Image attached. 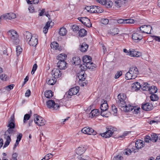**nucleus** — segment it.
Segmentation results:
<instances>
[{"mask_svg": "<svg viewBox=\"0 0 160 160\" xmlns=\"http://www.w3.org/2000/svg\"><path fill=\"white\" fill-rule=\"evenodd\" d=\"M138 68L135 66L130 68L128 71L125 75V78L127 80L135 79L138 74Z\"/></svg>", "mask_w": 160, "mask_h": 160, "instance_id": "obj_1", "label": "nucleus"}, {"mask_svg": "<svg viewBox=\"0 0 160 160\" xmlns=\"http://www.w3.org/2000/svg\"><path fill=\"white\" fill-rule=\"evenodd\" d=\"M16 131L14 129V128H9L5 132L4 134V138L6 139V141L4 145L3 148L7 147L11 141L10 136L9 135L14 134Z\"/></svg>", "mask_w": 160, "mask_h": 160, "instance_id": "obj_2", "label": "nucleus"}, {"mask_svg": "<svg viewBox=\"0 0 160 160\" xmlns=\"http://www.w3.org/2000/svg\"><path fill=\"white\" fill-rule=\"evenodd\" d=\"M8 34L10 37L11 40L13 43L16 45L19 44L18 35L15 31L13 30L9 31L8 32Z\"/></svg>", "mask_w": 160, "mask_h": 160, "instance_id": "obj_3", "label": "nucleus"}, {"mask_svg": "<svg viewBox=\"0 0 160 160\" xmlns=\"http://www.w3.org/2000/svg\"><path fill=\"white\" fill-rule=\"evenodd\" d=\"M117 129L113 127H110L107 128V131L104 133L102 134V137L105 138H109L114 133V132L116 131Z\"/></svg>", "mask_w": 160, "mask_h": 160, "instance_id": "obj_4", "label": "nucleus"}, {"mask_svg": "<svg viewBox=\"0 0 160 160\" xmlns=\"http://www.w3.org/2000/svg\"><path fill=\"white\" fill-rule=\"evenodd\" d=\"M34 121L39 126H43L45 124V120L37 114L34 115Z\"/></svg>", "mask_w": 160, "mask_h": 160, "instance_id": "obj_5", "label": "nucleus"}, {"mask_svg": "<svg viewBox=\"0 0 160 160\" xmlns=\"http://www.w3.org/2000/svg\"><path fill=\"white\" fill-rule=\"evenodd\" d=\"M118 101L117 102V104L119 107H123L124 106L126 102L125 100L126 98L125 95L124 94H120L118 96Z\"/></svg>", "mask_w": 160, "mask_h": 160, "instance_id": "obj_6", "label": "nucleus"}, {"mask_svg": "<svg viewBox=\"0 0 160 160\" xmlns=\"http://www.w3.org/2000/svg\"><path fill=\"white\" fill-rule=\"evenodd\" d=\"M46 104L48 107L49 108L57 110L59 108V106L55 103L54 101L52 100H49L47 102Z\"/></svg>", "mask_w": 160, "mask_h": 160, "instance_id": "obj_7", "label": "nucleus"}, {"mask_svg": "<svg viewBox=\"0 0 160 160\" xmlns=\"http://www.w3.org/2000/svg\"><path fill=\"white\" fill-rule=\"evenodd\" d=\"M152 27L149 25H143L140 28V31L141 33H146L147 34L150 33Z\"/></svg>", "mask_w": 160, "mask_h": 160, "instance_id": "obj_8", "label": "nucleus"}, {"mask_svg": "<svg viewBox=\"0 0 160 160\" xmlns=\"http://www.w3.org/2000/svg\"><path fill=\"white\" fill-rule=\"evenodd\" d=\"M82 132L85 134L88 135H96L97 132L92 128L89 127H86L83 128L81 130Z\"/></svg>", "mask_w": 160, "mask_h": 160, "instance_id": "obj_9", "label": "nucleus"}, {"mask_svg": "<svg viewBox=\"0 0 160 160\" xmlns=\"http://www.w3.org/2000/svg\"><path fill=\"white\" fill-rule=\"evenodd\" d=\"M132 38L135 42H138L142 38V36L140 32L138 31L132 34Z\"/></svg>", "mask_w": 160, "mask_h": 160, "instance_id": "obj_10", "label": "nucleus"}, {"mask_svg": "<svg viewBox=\"0 0 160 160\" xmlns=\"http://www.w3.org/2000/svg\"><path fill=\"white\" fill-rule=\"evenodd\" d=\"M16 15L13 13H9L2 15L0 17V21L1 19H13L16 18Z\"/></svg>", "mask_w": 160, "mask_h": 160, "instance_id": "obj_11", "label": "nucleus"}, {"mask_svg": "<svg viewBox=\"0 0 160 160\" xmlns=\"http://www.w3.org/2000/svg\"><path fill=\"white\" fill-rule=\"evenodd\" d=\"M79 87H78L71 88L69 91L67 97L68 98H70L72 95H76L79 92Z\"/></svg>", "mask_w": 160, "mask_h": 160, "instance_id": "obj_12", "label": "nucleus"}, {"mask_svg": "<svg viewBox=\"0 0 160 160\" xmlns=\"http://www.w3.org/2000/svg\"><path fill=\"white\" fill-rule=\"evenodd\" d=\"M38 40L37 37L36 36L31 37V38L29 40L28 43L30 46L35 47L38 43Z\"/></svg>", "mask_w": 160, "mask_h": 160, "instance_id": "obj_13", "label": "nucleus"}, {"mask_svg": "<svg viewBox=\"0 0 160 160\" xmlns=\"http://www.w3.org/2000/svg\"><path fill=\"white\" fill-rule=\"evenodd\" d=\"M152 105L149 103L143 104L142 106V108L145 111H150L152 109Z\"/></svg>", "mask_w": 160, "mask_h": 160, "instance_id": "obj_14", "label": "nucleus"}, {"mask_svg": "<svg viewBox=\"0 0 160 160\" xmlns=\"http://www.w3.org/2000/svg\"><path fill=\"white\" fill-rule=\"evenodd\" d=\"M52 74L54 75V77L58 78L60 77L62 75V73L59 69L57 68H54L52 71Z\"/></svg>", "mask_w": 160, "mask_h": 160, "instance_id": "obj_15", "label": "nucleus"}, {"mask_svg": "<svg viewBox=\"0 0 160 160\" xmlns=\"http://www.w3.org/2000/svg\"><path fill=\"white\" fill-rule=\"evenodd\" d=\"M108 108V105L106 101L103 100L101 101V103L100 106L101 111H106Z\"/></svg>", "mask_w": 160, "mask_h": 160, "instance_id": "obj_16", "label": "nucleus"}, {"mask_svg": "<svg viewBox=\"0 0 160 160\" xmlns=\"http://www.w3.org/2000/svg\"><path fill=\"white\" fill-rule=\"evenodd\" d=\"M67 63L65 61H59L57 65L60 69H65L67 68Z\"/></svg>", "mask_w": 160, "mask_h": 160, "instance_id": "obj_17", "label": "nucleus"}, {"mask_svg": "<svg viewBox=\"0 0 160 160\" xmlns=\"http://www.w3.org/2000/svg\"><path fill=\"white\" fill-rule=\"evenodd\" d=\"M121 109L122 111H123L126 112H128L131 111H132L134 109L133 107L131 105H127L125 104L124 106L121 107Z\"/></svg>", "mask_w": 160, "mask_h": 160, "instance_id": "obj_18", "label": "nucleus"}, {"mask_svg": "<svg viewBox=\"0 0 160 160\" xmlns=\"http://www.w3.org/2000/svg\"><path fill=\"white\" fill-rule=\"evenodd\" d=\"M128 53V55H130L131 57H138L141 56V54L140 52L135 51L129 50Z\"/></svg>", "mask_w": 160, "mask_h": 160, "instance_id": "obj_19", "label": "nucleus"}, {"mask_svg": "<svg viewBox=\"0 0 160 160\" xmlns=\"http://www.w3.org/2000/svg\"><path fill=\"white\" fill-rule=\"evenodd\" d=\"M99 114V110L98 109L92 110L91 112L89 113V117L92 118L98 116Z\"/></svg>", "mask_w": 160, "mask_h": 160, "instance_id": "obj_20", "label": "nucleus"}, {"mask_svg": "<svg viewBox=\"0 0 160 160\" xmlns=\"http://www.w3.org/2000/svg\"><path fill=\"white\" fill-rule=\"evenodd\" d=\"M141 85L138 82H135L132 84V87L133 90L136 91L139 90Z\"/></svg>", "mask_w": 160, "mask_h": 160, "instance_id": "obj_21", "label": "nucleus"}, {"mask_svg": "<svg viewBox=\"0 0 160 160\" xmlns=\"http://www.w3.org/2000/svg\"><path fill=\"white\" fill-rule=\"evenodd\" d=\"M22 134L21 133H19L18 135L17 136V139L13 148L14 149L18 145L19 142L22 138Z\"/></svg>", "mask_w": 160, "mask_h": 160, "instance_id": "obj_22", "label": "nucleus"}, {"mask_svg": "<svg viewBox=\"0 0 160 160\" xmlns=\"http://www.w3.org/2000/svg\"><path fill=\"white\" fill-rule=\"evenodd\" d=\"M51 47V48L54 49L55 50H58L59 51L61 50V48L59 47L58 43L56 42H53L52 43Z\"/></svg>", "mask_w": 160, "mask_h": 160, "instance_id": "obj_23", "label": "nucleus"}, {"mask_svg": "<svg viewBox=\"0 0 160 160\" xmlns=\"http://www.w3.org/2000/svg\"><path fill=\"white\" fill-rule=\"evenodd\" d=\"M67 55L64 53L59 54L57 58L59 61H65L67 58Z\"/></svg>", "mask_w": 160, "mask_h": 160, "instance_id": "obj_24", "label": "nucleus"}, {"mask_svg": "<svg viewBox=\"0 0 160 160\" xmlns=\"http://www.w3.org/2000/svg\"><path fill=\"white\" fill-rule=\"evenodd\" d=\"M85 149L83 147L78 148L76 150V153L77 154L81 155L85 151Z\"/></svg>", "mask_w": 160, "mask_h": 160, "instance_id": "obj_25", "label": "nucleus"}, {"mask_svg": "<svg viewBox=\"0 0 160 160\" xmlns=\"http://www.w3.org/2000/svg\"><path fill=\"white\" fill-rule=\"evenodd\" d=\"M48 81V80H47ZM57 80L55 78L53 77L50 78H48V81H47L48 84L50 85H53L56 82Z\"/></svg>", "mask_w": 160, "mask_h": 160, "instance_id": "obj_26", "label": "nucleus"}, {"mask_svg": "<svg viewBox=\"0 0 160 160\" xmlns=\"http://www.w3.org/2000/svg\"><path fill=\"white\" fill-rule=\"evenodd\" d=\"M143 142L142 140H139L137 141L135 143V146L137 149H139L143 147Z\"/></svg>", "mask_w": 160, "mask_h": 160, "instance_id": "obj_27", "label": "nucleus"}, {"mask_svg": "<svg viewBox=\"0 0 160 160\" xmlns=\"http://www.w3.org/2000/svg\"><path fill=\"white\" fill-rule=\"evenodd\" d=\"M72 62L73 63L76 65H78L81 62V60L79 58L78 56L73 57L72 58Z\"/></svg>", "mask_w": 160, "mask_h": 160, "instance_id": "obj_28", "label": "nucleus"}, {"mask_svg": "<svg viewBox=\"0 0 160 160\" xmlns=\"http://www.w3.org/2000/svg\"><path fill=\"white\" fill-rule=\"evenodd\" d=\"M87 68L91 70H94L96 67V65L92 62L86 64Z\"/></svg>", "mask_w": 160, "mask_h": 160, "instance_id": "obj_29", "label": "nucleus"}, {"mask_svg": "<svg viewBox=\"0 0 160 160\" xmlns=\"http://www.w3.org/2000/svg\"><path fill=\"white\" fill-rule=\"evenodd\" d=\"M158 89L156 87L154 86H150L149 89L148 91L151 94H154L157 92Z\"/></svg>", "mask_w": 160, "mask_h": 160, "instance_id": "obj_30", "label": "nucleus"}, {"mask_svg": "<svg viewBox=\"0 0 160 160\" xmlns=\"http://www.w3.org/2000/svg\"><path fill=\"white\" fill-rule=\"evenodd\" d=\"M122 4L123 3L121 0H116L114 2V5L117 8L121 7Z\"/></svg>", "mask_w": 160, "mask_h": 160, "instance_id": "obj_31", "label": "nucleus"}, {"mask_svg": "<svg viewBox=\"0 0 160 160\" xmlns=\"http://www.w3.org/2000/svg\"><path fill=\"white\" fill-rule=\"evenodd\" d=\"M150 85L147 83H144L141 86V88L142 90L144 91H148L149 89Z\"/></svg>", "mask_w": 160, "mask_h": 160, "instance_id": "obj_32", "label": "nucleus"}, {"mask_svg": "<svg viewBox=\"0 0 160 160\" xmlns=\"http://www.w3.org/2000/svg\"><path fill=\"white\" fill-rule=\"evenodd\" d=\"M24 35L25 39L26 40V41L28 42L29 40L31 38V37L33 36V35L32 36L31 33L28 32H25Z\"/></svg>", "mask_w": 160, "mask_h": 160, "instance_id": "obj_33", "label": "nucleus"}, {"mask_svg": "<svg viewBox=\"0 0 160 160\" xmlns=\"http://www.w3.org/2000/svg\"><path fill=\"white\" fill-rule=\"evenodd\" d=\"M67 32V31L66 28L64 27H62L60 29L59 33L60 35L64 36L66 34Z\"/></svg>", "mask_w": 160, "mask_h": 160, "instance_id": "obj_34", "label": "nucleus"}, {"mask_svg": "<svg viewBox=\"0 0 160 160\" xmlns=\"http://www.w3.org/2000/svg\"><path fill=\"white\" fill-rule=\"evenodd\" d=\"M79 36L81 37H83L87 34V31L83 28L80 30L78 32Z\"/></svg>", "mask_w": 160, "mask_h": 160, "instance_id": "obj_35", "label": "nucleus"}, {"mask_svg": "<svg viewBox=\"0 0 160 160\" xmlns=\"http://www.w3.org/2000/svg\"><path fill=\"white\" fill-rule=\"evenodd\" d=\"M113 2L111 1H107L106 0V2H105V4H103L102 5H104L105 7L108 8H111L113 5Z\"/></svg>", "mask_w": 160, "mask_h": 160, "instance_id": "obj_36", "label": "nucleus"}, {"mask_svg": "<svg viewBox=\"0 0 160 160\" xmlns=\"http://www.w3.org/2000/svg\"><path fill=\"white\" fill-rule=\"evenodd\" d=\"M119 32L118 30V28H114L112 29H111L109 33L112 35H114L116 34H118Z\"/></svg>", "mask_w": 160, "mask_h": 160, "instance_id": "obj_37", "label": "nucleus"}, {"mask_svg": "<svg viewBox=\"0 0 160 160\" xmlns=\"http://www.w3.org/2000/svg\"><path fill=\"white\" fill-rule=\"evenodd\" d=\"M88 48V45L85 43H83L81 47V51L82 52H85Z\"/></svg>", "mask_w": 160, "mask_h": 160, "instance_id": "obj_38", "label": "nucleus"}, {"mask_svg": "<svg viewBox=\"0 0 160 160\" xmlns=\"http://www.w3.org/2000/svg\"><path fill=\"white\" fill-rule=\"evenodd\" d=\"M44 95L47 98H50L52 96V92L51 90L46 91L45 92Z\"/></svg>", "mask_w": 160, "mask_h": 160, "instance_id": "obj_39", "label": "nucleus"}, {"mask_svg": "<svg viewBox=\"0 0 160 160\" xmlns=\"http://www.w3.org/2000/svg\"><path fill=\"white\" fill-rule=\"evenodd\" d=\"M78 19L84 25L86 22H89V19L87 18H79Z\"/></svg>", "mask_w": 160, "mask_h": 160, "instance_id": "obj_40", "label": "nucleus"}, {"mask_svg": "<svg viewBox=\"0 0 160 160\" xmlns=\"http://www.w3.org/2000/svg\"><path fill=\"white\" fill-rule=\"evenodd\" d=\"M151 141L153 142H156L158 138V135L155 133H152L151 135Z\"/></svg>", "mask_w": 160, "mask_h": 160, "instance_id": "obj_41", "label": "nucleus"}, {"mask_svg": "<svg viewBox=\"0 0 160 160\" xmlns=\"http://www.w3.org/2000/svg\"><path fill=\"white\" fill-rule=\"evenodd\" d=\"M101 115L105 117H108L111 114V113L110 112H106V111H101Z\"/></svg>", "mask_w": 160, "mask_h": 160, "instance_id": "obj_42", "label": "nucleus"}, {"mask_svg": "<svg viewBox=\"0 0 160 160\" xmlns=\"http://www.w3.org/2000/svg\"><path fill=\"white\" fill-rule=\"evenodd\" d=\"M22 51V49L21 47L18 46H17L16 48V52L17 56H18L21 53Z\"/></svg>", "mask_w": 160, "mask_h": 160, "instance_id": "obj_43", "label": "nucleus"}, {"mask_svg": "<svg viewBox=\"0 0 160 160\" xmlns=\"http://www.w3.org/2000/svg\"><path fill=\"white\" fill-rule=\"evenodd\" d=\"M151 95L150 97L152 101H157L158 99V97L156 94H151Z\"/></svg>", "mask_w": 160, "mask_h": 160, "instance_id": "obj_44", "label": "nucleus"}, {"mask_svg": "<svg viewBox=\"0 0 160 160\" xmlns=\"http://www.w3.org/2000/svg\"><path fill=\"white\" fill-rule=\"evenodd\" d=\"M82 73H81V74H80L78 76V78L79 80L82 81H83L85 79V75L84 73L82 72Z\"/></svg>", "mask_w": 160, "mask_h": 160, "instance_id": "obj_45", "label": "nucleus"}, {"mask_svg": "<svg viewBox=\"0 0 160 160\" xmlns=\"http://www.w3.org/2000/svg\"><path fill=\"white\" fill-rule=\"evenodd\" d=\"M53 155L51 153H48L43 158L45 160H48L50 158H52Z\"/></svg>", "mask_w": 160, "mask_h": 160, "instance_id": "obj_46", "label": "nucleus"}, {"mask_svg": "<svg viewBox=\"0 0 160 160\" xmlns=\"http://www.w3.org/2000/svg\"><path fill=\"white\" fill-rule=\"evenodd\" d=\"M39 2V0H33L31 1L29 0H27V2L28 4H36Z\"/></svg>", "mask_w": 160, "mask_h": 160, "instance_id": "obj_47", "label": "nucleus"}, {"mask_svg": "<svg viewBox=\"0 0 160 160\" xmlns=\"http://www.w3.org/2000/svg\"><path fill=\"white\" fill-rule=\"evenodd\" d=\"M30 116L29 114H26L24 115L23 119V122L25 123L26 121L28 120L30 118Z\"/></svg>", "mask_w": 160, "mask_h": 160, "instance_id": "obj_48", "label": "nucleus"}, {"mask_svg": "<svg viewBox=\"0 0 160 160\" xmlns=\"http://www.w3.org/2000/svg\"><path fill=\"white\" fill-rule=\"evenodd\" d=\"M72 29L74 31L77 32L79 30V28L77 25H74L72 26Z\"/></svg>", "mask_w": 160, "mask_h": 160, "instance_id": "obj_49", "label": "nucleus"}, {"mask_svg": "<svg viewBox=\"0 0 160 160\" xmlns=\"http://www.w3.org/2000/svg\"><path fill=\"white\" fill-rule=\"evenodd\" d=\"M0 78L1 80L4 81H6L8 79L7 75L4 74H2L0 76Z\"/></svg>", "mask_w": 160, "mask_h": 160, "instance_id": "obj_50", "label": "nucleus"}, {"mask_svg": "<svg viewBox=\"0 0 160 160\" xmlns=\"http://www.w3.org/2000/svg\"><path fill=\"white\" fill-rule=\"evenodd\" d=\"M132 151L129 149H127L126 150L124 151L123 153L125 155H130Z\"/></svg>", "mask_w": 160, "mask_h": 160, "instance_id": "obj_51", "label": "nucleus"}, {"mask_svg": "<svg viewBox=\"0 0 160 160\" xmlns=\"http://www.w3.org/2000/svg\"><path fill=\"white\" fill-rule=\"evenodd\" d=\"M80 68L82 71H84L87 68L86 64L84 63L83 64L80 65Z\"/></svg>", "mask_w": 160, "mask_h": 160, "instance_id": "obj_52", "label": "nucleus"}, {"mask_svg": "<svg viewBox=\"0 0 160 160\" xmlns=\"http://www.w3.org/2000/svg\"><path fill=\"white\" fill-rule=\"evenodd\" d=\"M134 22V21L133 19H126L125 24H132Z\"/></svg>", "mask_w": 160, "mask_h": 160, "instance_id": "obj_53", "label": "nucleus"}, {"mask_svg": "<svg viewBox=\"0 0 160 160\" xmlns=\"http://www.w3.org/2000/svg\"><path fill=\"white\" fill-rule=\"evenodd\" d=\"M15 124L14 122H8V127L10 128H15Z\"/></svg>", "mask_w": 160, "mask_h": 160, "instance_id": "obj_54", "label": "nucleus"}, {"mask_svg": "<svg viewBox=\"0 0 160 160\" xmlns=\"http://www.w3.org/2000/svg\"><path fill=\"white\" fill-rule=\"evenodd\" d=\"M89 58H91V57L87 55L84 56L82 58V61L83 63H84L85 62H86V61L87 60L88 61Z\"/></svg>", "mask_w": 160, "mask_h": 160, "instance_id": "obj_55", "label": "nucleus"}, {"mask_svg": "<svg viewBox=\"0 0 160 160\" xmlns=\"http://www.w3.org/2000/svg\"><path fill=\"white\" fill-rule=\"evenodd\" d=\"M123 157L120 155H118L114 157L113 159V160H122Z\"/></svg>", "mask_w": 160, "mask_h": 160, "instance_id": "obj_56", "label": "nucleus"}, {"mask_svg": "<svg viewBox=\"0 0 160 160\" xmlns=\"http://www.w3.org/2000/svg\"><path fill=\"white\" fill-rule=\"evenodd\" d=\"M14 86V84H11L6 86L5 87V89L6 90L8 91H9L11 89H12L13 88Z\"/></svg>", "mask_w": 160, "mask_h": 160, "instance_id": "obj_57", "label": "nucleus"}, {"mask_svg": "<svg viewBox=\"0 0 160 160\" xmlns=\"http://www.w3.org/2000/svg\"><path fill=\"white\" fill-rule=\"evenodd\" d=\"M37 65L36 64H34L33 67L32 71H31V74H34L35 71L37 68Z\"/></svg>", "mask_w": 160, "mask_h": 160, "instance_id": "obj_58", "label": "nucleus"}, {"mask_svg": "<svg viewBox=\"0 0 160 160\" xmlns=\"http://www.w3.org/2000/svg\"><path fill=\"white\" fill-rule=\"evenodd\" d=\"M151 141V138L149 136H146L144 138V141L147 143H149L150 141Z\"/></svg>", "mask_w": 160, "mask_h": 160, "instance_id": "obj_59", "label": "nucleus"}, {"mask_svg": "<svg viewBox=\"0 0 160 160\" xmlns=\"http://www.w3.org/2000/svg\"><path fill=\"white\" fill-rule=\"evenodd\" d=\"M112 110L114 113L113 114H114V115L115 116L116 115V114L117 113V109L116 106H114V105H112Z\"/></svg>", "mask_w": 160, "mask_h": 160, "instance_id": "obj_60", "label": "nucleus"}, {"mask_svg": "<svg viewBox=\"0 0 160 160\" xmlns=\"http://www.w3.org/2000/svg\"><path fill=\"white\" fill-rule=\"evenodd\" d=\"M108 20L107 19H102L101 20V22L102 23L106 25L107 24L108 22Z\"/></svg>", "mask_w": 160, "mask_h": 160, "instance_id": "obj_61", "label": "nucleus"}, {"mask_svg": "<svg viewBox=\"0 0 160 160\" xmlns=\"http://www.w3.org/2000/svg\"><path fill=\"white\" fill-rule=\"evenodd\" d=\"M122 73L121 71L118 72L116 74L115 78H118L122 75Z\"/></svg>", "mask_w": 160, "mask_h": 160, "instance_id": "obj_62", "label": "nucleus"}, {"mask_svg": "<svg viewBox=\"0 0 160 160\" xmlns=\"http://www.w3.org/2000/svg\"><path fill=\"white\" fill-rule=\"evenodd\" d=\"M18 154L16 152L13 153L12 154V159L13 160H17V157Z\"/></svg>", "mask_w": 160, "mask_h": 160, "instance_id": "obj_63", "label": "nucleus"}, {"mask_svg": "<svg viewBox=\"0 0 160 160\" xmlns=\"http://www.w3.org/2000/svg\"><path fill=\"white\" fill-rule=\"evenodd\" d=\"M126 19H119L117 20V22L119 24H125Z\"/></svg>", "mask_w": 160, "mask_h": 160, "instance_id": "obj_64", "label": "nucleus"}]
</instances>
